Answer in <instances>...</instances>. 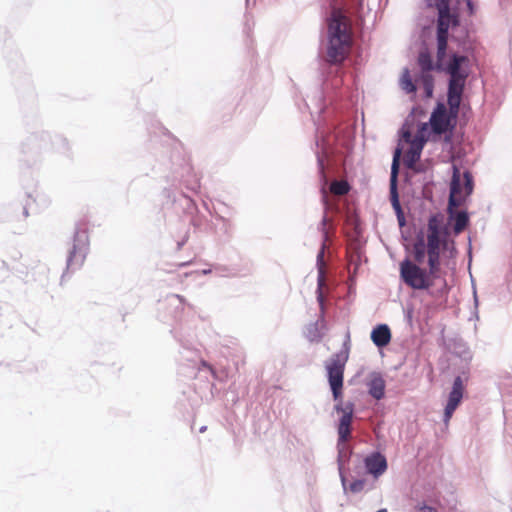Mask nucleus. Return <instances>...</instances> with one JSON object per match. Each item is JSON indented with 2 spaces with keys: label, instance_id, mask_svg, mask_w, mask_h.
<instances>
[{
  "label": "nucleus",
  "instance_id": "nucleus-17",
  "mask_svg": "<svg viewBox=\"0 0 512 512\" xmlns=\"http://www.w3.org/2000/svg\"><path fill=\"white\" fill-rule=\"evenodd\" d=\"M418 64L423 73H429L433 69L432 57L427 49H424L419 53Z\"/></svg>",
  "mask_w": 512,
  "mask_h": 512
},
{
  "label": "nucleus",
  "instance_id": "nucleus-25",
  "mask_svg": "<svg viewBox=\"0 0 512 512\" xmlns=\"http://www.w3.org/2000/svg\"><path fill=\"white\" fill-rule=\"evenodd\" d=\"M418 512H437V510L429 506H423L419 508Z\"/></svg>",
  "mask_w": 512,
  "mask_h": 512
},
{
  "label": "nucleus",
  "instance_id": "nucleus-16",
  "mask_svg": "<svg viewBox=\"0 0 512 512\" xmlns=\"http://www.w3.org/2000/svg\"><path fill=\"white\" fill-rule=\"evenodd\" d=\"M369 394L376 400H380L385 394V381L380 376H372L368 382Z\"/></svg>",
  "mask_w": 512,
  "mask_h": 512
},
{
  "label": "nucleus",
  "instance_id": "nucleus-3",
  "mask_svg": "<svg viewBox=\"0 0 512 512\" xmlns=\"http://www.w3.org/2000/svg\"><path fill=\"white\" fill-rule=\"evenodd\" d=\"M353 45V31L350 19L340 10L333 9L328 19V45L326 61L341 64L350 54Z\"/></svg>",
  "mask_w": 512,
  "mask_h": 512
},
{
  "label": "nucleus",
  "instance_id": "nucleus-19",
  "mask_svg": "<svg viewBox=\"0 0 512 512\" xmlns=\"http://www.w3.org/2000/svg\"><path fill=\"white\" fill-rule=\"evenodd\" d=\"M350 191V186L345 180H335L330 184V192L336 196L346 195Z\"/></svg>",
  "mask_w": 512,
  "mask_h": 512
},
{
  "label": "nucleus",
  "instance_id": "nucleus-2",
  "mask_svg": "<svg viewBox=\"0 0 512 512\" xmlns=\"http://www.w3.org/2000/svg\"><path fill=\"white\" fill-rule=\"evenodd\" d=\"M348 360V354H337L326 363L328 382L335 401H339L335 409L342 413L338 425L339 443L344 444L351 435V423L353 418V404L347 403L344 406L341 403L343 394L344 370Z\"/></svg>",
  "mask_w": 512,
  "mask_h": 512
},
{
  "label": "nucleus",
  "instance_id": "nucleus-13",
  "mask_svg": "<svg viewBox=\"0 0 512 512\" xmlns=\"http://www.w3.org/2000/svg\"><path fill=\"white\" fill-rule=\"evenodd\" d=\"M447 231L443 227V216L440 214L432 215L428 220L427 239H445Z\"/></svg>",
  "mask_w": 512,
  "mask_h": 512
},
{
  "label": "nucleus",
  "instance_id": "nucleus-10",
  "mask_svg": "<svg viewBox=\"0 0 512 512\" xmlns=\"http://www.w3.org/2000/svg\"><path fill=\"white\" fill-rule=\"evenodd\" d=\"M445 244V239H427V262L432 276H440V250Z\"/></svg>",
  "mask_w": 512,
  "mask_h": 512
},
{
  "label": "nucleus",
  "instance_id": "nucleus-12",
  "mask_svg": "<svg viewBox=\"0 0 512 512\" xmlns=\"http://www.w3.org/2000/svg\"><path fill=\"white\" fill-rule=\"evenodd\" d=\"M459 206H450L448 204L449 221L453 222V231L456 235L463 232L469 224V216L466 211H457Z\"/></svg>",
  "mask_w": 512,
  "mask_h": 512
},
{
  "label": "nucleus",
  "instance_id": "nucleus-24",
  "mask_svg": "<svg viewBox=\"0 0 512 512\" xmlns=\"http://www.w3.org/2000/svg\"><path fill=\"white\" fill-rule=\"evenodd\" d=\"M402 138L405 142L411 144V141L413 140L414 137H412L410 131H404Z\"/></svg>",
  "mask_w": 512,
  "mask_h": 512
},
{
  "label": "nucleus",
  "instance_id": "nucleus-23",
  "mask_svg": "<svg viewBox=\"0 0 512 512\" xmlns=\"http://www.w3.org/2000/svg\"><path fill=\"white\" fill-rule=\"evenodd\" d=\"M364 486H365V481L361 480V479H357L350 484L349 489L352 493H359L364 489Z\"/></svg>",
  "mask_w": 512,
  "mask_h": 512
},
{
  "label": "nucleus",
  "instance_id": "nucleus-29",
  "mask_svg": "<svg viewBox=\"0 0 512 512\" xmlns=\"http://www.w3.org/2000/svg\"><path fill=\"white\" fill-rule=\"evenodd\" d=\"M377 512H387V510L386 509H380Z\"/></svg>",
  "mask_w": 512,
  "mask_h": 512
},
{
  "label": "nucleus",
  "instance_id": "nucleus-8",
  "mask_svg": "<svg viewBox=\"0 0 512 512\" xmlns=\"http://www.w3.org/2000/svg\"><path fill=\"white\" fill-rule=\"evenodd\" d=\"M428 131V124L423 123L420 128L418 129L416 135L414 136L413 140L411 141L410 148L405 154V164L407 167L412 168L416 162L420 159L421 152L423 150V147L427 141V134Z\"/></svg>",
  "mask_w": 512,
  "mask_h": 512
},
{
  "label": "nucleus",
  "instance_id": "nucleus-18",
  "mask_svg": "<svg viewBox=\"0 0 512 512\" xmlns=\"http://www.w3.org/2000/svg\"><path fill=\"white\" fill-rule=\"evenodd\" d=\"M427 255L426 245L423 239H419L413 246V256L415 263H423Z\"/></svg>",
  "mask_w": 512,
  "mask_h": 512
},
{
  "label": "nucleus",
  "instance_id": "nucleus-6",
  "mask_svg": "<svg viewBox=\"0 0 512 512\" xmlns=\"http://www.w3.org/2000/svg\"><path fill=\"white\" fill-rule=\"evenodd\" d=\"M472 191L473 180L470 172L465 171L462 180L460 169L456 165H453L448 204H450V206H461Z\"/></svg>",
  "mask_w": 512,
  "mask_h": 512
},
{
  "label": "nucleus",
  "instance_id": "nucleus-1",
  "mask_svg": "<svg viewBox=\"0 0 512 512\" xmlns=\"http://www.w3.org/2000/svg\"><path fill=\"white\" fill-rule=\"evenodd\" d=\"M445 71L449 74L447 102L449 110L443 103H438L433 110L429 123L436 135L445 134L454 127L464 91L466 79L469 76V59L467 56L453 54Z\"/></svg>",
  "mask_w": 512,
  "mask_h": 512
},
{
  "label": "nucleus",
  "instance_id": "nucleus-7",
  "mask_svg": "<svg viewBox=\"0 0 512 512\" xmlns=\"http://www.w3.org/2000/svg\"><path fill=\"white\" fill-rule=\"evenodd\" d=\"M88 251V235L87 231H81L79 228L77 229L74 237V245L71 250L69 257L67 259V269L70 271H75L80 269L86 259Z\"/></svg>",
  "mask_w": 512,
  "mask_h": 512
},
{
  "label": "nucleus",
  "instance_id": "nucleus-22",
  "mask_svg": "<svg viewBox=\"0 0 512 512\" xmlns=\"http://www.w3.org/2000/svg\"><path fill=\"white\" fill-rule=\"evenodd\" d=\"M400 156H401V149L397 148L393 155V162H392V167H391L392 182H394L397 177Z\"/></svg>",
  "mask_w": 512,
  "mask_h": 512
},
{
  "label": "nucleus",
  "instance_id": "nucleus-26",
  "mask_svg": "<svg viewBox=\"0 0 512 512\" xmlns=\"http://www.w3.org/2000/svg\"><path fill=\"white\" fill-rule=\"evenodd\" d=\"M466 2H467V7L469 9V13L473 14L474 13V5H473L472 1L471 0H466Z\"/></svg>",
  "mask_w": 512,
  "mask_h": 512
},
{
  "label": "nucleus",
  "instance_id": "nucleus-27",
  "mask_svg": "<svg viewBox=\"0 0 512 512\" xmlns=\"http://www.w3.org/2000/svg\"><path fill=\"white\" fill-rule=\"evenodd\" d=\"M393 205L394 207L400 211V205H399V202H398V199H397V196L395 195L394 196V200H393Z\"/></svg>",
  "mask_w": 512,
  "mask_h": 512
},
{
  "label": "nucleus",
  "instance_id": "nucleus-15",
  "mask_svg": "<svg viewBox=\"0 0 512 512\" xmlns=\"http://www.w3.org/2000/svg\"><path fill=\"white\" fill-rule=\"evenodd\" d=\"M325 329V320L323 318H318L315 322L306 326L304 333L309 341H318L323 336Z\"/></svg>",
  "mask_w": 512,
  "mask_h": 512
},
{
  "label": "nucleus",
  "instance_id": "nucleus-11",
  "mask_svg": "<svg viewBox=\"0 0 512 512\" xmlns=\"http://www.w3.org/2000/svg\"><path fill=\"white\" fill-rule=\"evenodd\" d=\"M364 465L367 472L375 479H378L381 475H383L388 468L385 456L379 452H373L366 456L364 459Z\"/></svg>",
  "mask_w": 512,
  "mask_h": 512
},
{
  "label": "nucleus",
  "instance_id": "nucleus-9",
  "mask_svg": "<svg viewBox=\"0 0 512 512\" xmlns=\"http://www.w3.org/2000/svg\"><path fill=\"white\" fill-rule=\"evenodd\" d=\"M464 379L461 376H457L454 379L452 390L449 393L448 401L444 410V421L448 423L454 413V411L457 409L459 404L461 403V400L463 398L464 393Z\"/></svg>",
  "mask_w": 512,
  "mask_h": 512
},
{
  "label": "nucleus",
  "instance_id": "nucleus-5",
  "mask_svg": "<svg viewBox=\"0 0 512 512\" xmlns=\"http://www.w3.org/2000/svg\"><path fill=\"white\" fill-rule=\"evenodd\" d=\"M400 278L410 288L415 290H428L432 287L433 281L440 276H432L430 268L428 271L421 268L418 263L405 259L400 263Z\"/></svg>",
  "mask_w": 512,
  "mask_h": 512
},
{
  "label": "nucleus",
  "instance_id": "nucleus-21",
  "mask_svg": "<svg viewBox=\"0 0 512 512\" xmlns=\"http://www.w3.org/2000/svg\"><path fill=\"white\" fill-rule=\"evenodd\" d=\"M401 88L406 93H414L416 91V86L412 82V79L408 71H406L401 78Z\"/></svg>",
  "mask_w": 512,
  "mask_h": 512
},
{
  "label": "nucleus",
  "instance_id": "nucleus-20",
  "mask_svg": "<svg viewBox=\"0 0 512 512\" xmlns=\"http://www.w3.org/2000/svg\"><path fill=\"white\" fill-rule=\"evenodd\" d=\"M421 84L425 91V96L427 98L432 97L433 89H434V79L431 74L423 73L421 76Z\"/></svg>",
  "mask_w": 512,
  "mask_h": 512
},
{
  "label": "nucleus",
  "instance_id": "nucleus-4",
  "mask_svg": "<svg viewBox=\"0 0 512 512\" xmlns=\"http://www.w3.org/2000/svg\"><path fill=\"white\" fill-rule=\"evenodd\" d=\"M453 0H436L438 10V29H437V57L441 61L447 49L448 30L450 27L457 26L459 15L456 10L451 8Z\"/></svg>",
  "mask_w": 512,
  "mask_h": 512
},
{
  "label": "nucleus",
  "instance_id": "nucleus-14",
  "mask_svg": "<svg viewBox=\"0 0 512 512\" xmlns=\"http://www.w3.org/2000/svg\"><path fill=\"white\" fill-rule=\"evenodd\" d=\"M371 339L379 348L386 346L391 340L390 328L386 324L376 326L371 332Z\"/></svg>",
  "mask_w": 512,
  "mask_h": 512
},
{
  "label": "nucleus",
  "instance_id": "nucleus-28",
  "mask_svg": "<svg viewBox=\"0 0 512 512\" xmlns=\"http://www.w3.org/2000/svg\"><path fill=\"white\" fill-rule=\"evenodd\" d=\"M322 257H323V251L318 255L319 259H322Z\"/></svg>",
  "mask_w": 512,
  "mask_h": 512
}]
</instances>
